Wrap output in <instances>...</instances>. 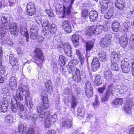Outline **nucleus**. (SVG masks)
Segmentation results:
<instances>
[{
    "mask_svg": "<svg viewBox=\"0 0 134 134\" xmlns=\"http://www.w3.org/2000/svg\"><path fill=\"white\" fill-rule=\"evenodd\" d=\"M0 23L1 25L0 36L1 38L4 36V35L8 29L10 30V31L12 34L17 35L18 29L16 24L14 23H10L8 15L5 14L3 15L2 16Z\"/></svg>",
    "mask_w": 134,
    "mask_h": 134,
    "instance_id": "f257e3e1",
    "label": "nucleus"
},
{
    "mask_svg": "<svg viewBox=\"0 0 134 134\" xmlns=\"http://www.w3.org/2000/svg\"><path fill=\"white\" fill-rule=\"evenodd\" d=\"M41 96L43 101V105H41L37 107V110L38 112L40 113L38 114L39 117L46 118L49 115V111L46 110L48 108L49 106L48 95L45 91H43L42 92Z\"/></svg>",
    "mask_w": 134,
    "mask_h": 134,
    "instance_id": "f03ea898",
    "label": "nucleus"
},
{
    "mask_svg": "<svg viewBox=\"0 0 134 134\" xmlns=\"http://www.w3.org/2000/svg\"><path fill=\"white\" fill-rule=\"evenodd\" d=\"M66 3H69V5L66 11H65V7L64 6L59 4H58L56 6V13L57 14L59 15L60 17H63L64 16L65 13L68 15L71 13V9L74 0H63Z\"/></svg>",
    "mask_w": 134,
    "mask_h": 134,
    "instance_id": "7ed1b4c3",
    "label": "nucleus"
},
{
    "mask_svg": "<svg viewBox=\"0 0 134 134\" xmlns=\"http://www.w3.org/2000/svg\"><path fill=\"white\" fill-rule=\"evenodd\" d=\"M104 28V26L103 24H97L96 26H92L88 27L86 32V35L91 36L93 34L98 35L101 33Z\"/></svg>",
    "mask_w": 134,
    "mask_h": 134,
    "instance_id": "20e7f679",
    "label": "nucleus"
},
{
    "mask_svg": "<svg viewBox=\"0 0 134 134\" xmlns=\"http://www.w3.org/2000/svg\"><path fill=\"white\" fill-rule=\"evenodd\" d=\"M121 57V55L119 52H112L111 60L112 64L111 65V67L113 70L118 71L119 70V66L117 63H115L114 62H118L120 60Z\"/></svg>",
    "mask_w": 134,
    "mask_h": 134,
    "instance_id": "39448f33",
    "label": "nucleus"
},
{
    "mask_svg": "<svg viewBox=\"0 0 134 134\" xmlns=\"http://www.w3.org/2000/svg\"><path fill=\"white\" fill-rule=\"evenodd\" d=\"M9 93H2L1 95V99L0 101V111L4 113L7 110L9 103L8 99L9 97V96L7 95Z\"/></svg>",
    "mask_w": 134,
    "mask_h": 134,
    "instance_id": "423d86ee",
    "label": "nucleus"
},
{
    "mask_svg": "<svg viewBox=\"0 0 134 134\" xmlns=\"http://www.w3.org/2000/svg\"><path fill=\"white\" fill-rule=\"evenodd\" d=\"M27 92L30 93L28 91V87L25 86H22L20 87L17 90L16 93L15 97V99L16 101H22L23 99L24 96H25V95Z\"/></svg>",
    "mask_w": 134,
    "mask_h": 134,
    "instance_id": "0eeeda50",
    "label": "nucleus"
},
{
    "mask_svg": "<svg viewBox=\"0 0 134 134\" xmlns=\"http://www.w3.org/2000/svg\"><path fill=\"white\" fill-rule=\"evenodd\" d=\"M35 59L37 62L36 63L37 66L40 68L44 61V57L41 49L40 48H37L34 51Z\"/></svg>",
    "mask_w": 134,
    "mask_h": 134,
    "instance_id": "6e6552de",
    "label": "nucleus"
},
{
    "mask_svg": "<svg viewBox=\"0 0 134 134\" xmlns=\"http://www.w3.org/2000/svg\"><path fill=\"white\" fill-rule=\"evenodd\" d=\"M70 68L68 69L69 72L71 73L73 71V79L74 81L76 82H79L81 80L80 73V70L77 68Z\"/></svg>",
    "mask_w": 134,
    "mask_h": 134,
    "instance_id": "1a4fd4ad",
    "label": "nucleus"
},
{
    "mask_svg": "<svg viewBox=\"0 0 134 134\" xmlns=\"http://www.w3.org/2000/svg\"><path fill=\"white\" fill-rule=\"evenodd\" d=\"M132 63L131 64L127 58L123 59L121 62V66L122 71L125 73H128L131 69Z\"/></svg>",
    "mask_w": 134,
    "mask_h": 134,
    "instance_id": "9d476101",
    "label": "nucleus"
},
{
    "mask_svg": "<svg viewBox=\"0 0 134 134\" xmlns=\"http://www.w3.org/2000/svg\"><path fill=\"white\" fill-rule=\"evenodd\" d=\"M112 85V91H114V93L115 92L117 93L119 92L120 94H125L127 91L128 88L126 86H124L122 85L121 86L115 85Z\"/></svg>",
    "mask_w": 134,
    "mask_h": 134,
    "instance_id": "9b49d317",
    "label": "nucleus"
},
{
    "mask_svg": "<svg viewBox=\"0 0 134 134\" xmlns=\"http://www.w3.org/2000/svg\"><path fill=\"white\" fill-rule=\"evenodd\" d=\"M111 35L108 34L106 35L101 40L99 43L100 46L102 47L108 46L111 42Z\"/></svg>",
    "mask_w": 134,
    "mask_h": 134,
    "instance_id": "f8f14e48",
    "label": "nucleus"
},
{
    "mask_svg": "<svg viewBox=\"0 0 134 134\" xmlns=\"http://www.w3.org/2000/svg\"><path fill=\"white\" fill-rule=\"evenodd\" d=\"M110 0H100V4L101 5V12L102 14L105 13L108 10Z\"/></svg>",
    "mask_w": 134,
    "mask_h": 134,
    "instance_id": "ddd939ff",
    "label": "nucleus"
},
{
    "mask_svg": "<svg viewBox=\"0 0 134 134\" xmlns=\"http://www.w3.org/2000/svg\"><path fill=\"white\" fill-rule=\"evenodd\" d=\"M18 107L20 110L19 111L20 116L23 119H26L28 118L27 113H25L24 111L25 108L24 105L21 103L18 102Z\"/></svg>",
    "mask_w": 134,
    "mask_h": 134,
    "instance_id": "4468645a",
    "label": "nucleus"
},
{
    "mask_svg": "<svg viewBox=\"0 0 134 134\" xmlns=\"http://www.w3.org/2000/svg\"><path fill=\"white\" fill-rule=\"evenodd\" d=\"M48 116L45 118L46 119L45 122V126L47 128L49 127L50 126V124L52 122H55L57 119V116L55 114L51 115L49 117Z\"/></svg>",
    "mask_w": 134,
    "mask_h": 134,
    "instance_id": "2eb2a0df",
    "label": "nucleus"
},
{
    "mask_svg": "<svg viewBox=\"0 0 134 134\" xmlns=\"http://www.w3.org/2000/svg\"><path fill=\"white\" fill-rule=\"evenodd\" d=\"M93 88L91 83L87 81L85 83V93L88 97H91L93 95Z\"/></svg>",
    "mask_w": 134,
    "mask_h": 134,
    "instance_id": "dca6fc26",
    "label": "nucleus"
},
{
    "mask_svg": "<svg viewBox=\"0 0 134 134\" xmlns=\"http://www.w3.org/2000/svg\"><path fill=\"white\" fill-rule=\"evenodd\" d=\"M112 85H110L108 86V91L105 96L101 98L102 102H104L107 101L109 96L111 94L114 93V91H112Z\"/></svg>",
    "mask_w": 134,
    "mask_h": 134,
    "instance_id": "f3484780",
    "label": "nucleus"
},
{
    "mask_svg": "<svg viewBox=\"0 0 134 134\" xmlns=\"http://www.w3.org/2000/svg\"><path fill=\"white\" fill-rule=\"evenodd\" d=\"M26 8L27 13L30 16H31L33 15L35 12L34 5L31 2H29L27 4Z\"/></svg>",
    "mask_w": 134,
    "mask_h": 134,
    "instance_id": "a211bd4d",
    "label": "nucleus"
},
{
    "mask_svg": "<svg viewBox=\"0 0 134 134\" xmlns=\"http://www.w3.org/2000/svg\"><path fill=\"white\" fill-rule=\"evenodd\" d=\"M63 48L66 54L68 56L71 57L72 55L71 51V48L70 44L68 43H65L64 44Z\"/></svg>",
    "mask_w": 134,
    "mask_h": 134,
    "instance_id": "6ab92c4d",
    "label": "nucleus"
},
{
    "mask_svg": "<svg viewBox=\"0 0 134 134\" xmlns=\"http://www.w3.org/2000/svg\"><path fill=\"white\" fill-rule=\"evenodd\" d=\"M25 100L26 105L29 109H31L33 107V104L30 96V93L28 92H27V93L25 95Z\"/></svg>",
    "mask_w": 134,
    "mask_h": 134,
    "instance_id": "aec40b11",
    "label": "nucleus"
},
{
    "mask_svg": "<svg viewBox=\"0 0 134 134\" xmlns=\"http://www.w3.org/2000/svg\"><path fill=\"white\" fill-rule=\"evenodd\" d=\"M100 64L99 61L97 57H95L92 63V69L93 71H97L99 68Z\"/></svg>",
    "mask_w": 134,
    "mask_h": 134,
    "instance_id": "412c9836",
    "label": "nucleus"
},
{
    "mask_svg": "<svg viewBox=\"0 0 134 134\" xmlns=\"http://www.w3.org/2000/svg\"><path fill=\"white\" fill-rule=\"evenodd\" d=\"M62 25L63 29L67 33H69L71 32L70 24L69 21L67 20L63 21Z\"/></svg>",
    "mask_w": 134,
    "mask_h": 134,
    "instance_id": "4be33fe9",
    "label": "nucleus"
},
{
    "mask_svg": "<svg viewBox=\"0 0 134 134\" xmlns=\"http://www.w3.org/2000/svg\"><path fill=\"white\" fill-rule=\"evenodd\" d=\"M9 59L10 63L12 66L13 68L15 70L18 69L19 68V65L16 59H15L14 57L12 55H10Z\"/></svg>",
    "mask_w": 134,
    "mask_h": 134,
    "instance_id": "5701e85b",
    "label": "nucleus"
},
{
    "mask_svg": "<svg viewBox=\"0 0 134 134\" xmlns=\"http://www.w3.org/2000/svg\"><path fill=\"white\" fill-rule=\"evenodd\" d=\"M42 26L43 32L45 33V34H44V35H47L49 29L50 25L48 21L47 20H45L42 24Z\"/></svg>",
    "mask_w": 134,
    "mask_h": 134,
    "instance_id": "b1692460",
    "label": "nucleus"
},
{
    "mask_svg": "<svg viewBox=\"0 0 134 134\" xmlns=\"http://www.w3.org/2000/svg\"><path fill=\"white\" fill-rule=\"evenodd\" d=\"M127 37L126 35H122L119 40V43L121 46L123 48L126 47L128 44Z\"/></svg>",
    "mask_w": 134,
    "mask_h": 134,
    "instance_id": "393cba45",
    "label": "nucleus"
},
{
    "mask_svg": "<svg viewBox=\"0 0 134 134\" xmlns=\"http://www.w3.org/2000/svg\"><path fill=\"white\" fill-rule=\"evenodd\" d=\"M98 13L94 10H92L89 13L90 20L92 22L96 21L98 19Z\"/></svg>",
    "mask_w": 134,
    "mask_h": 134,
    "instance_id": "a878e982",
    "label": "nucleus"
},
{
    "mask_svg": "<svg viewBox=\"0 0 134 134\" xmlns=\"http://www.w3.org/2000/svg\"><path fill=\"white\" fill-rule=\"evenodd\" d=\"M9 86L11 89L14 90L17 86L16 81L14 77L12 76L9 79Z\"/></svg>",
    "mask_w": 134,
    "mask_h": 134,
    "instance_id": "bb28decb",
    "label": "nucleus"
},
{
    "mask_svg": "<svg viewBox=\"0 0 134 134\" xmlns=\"http://www.w3.org/2000/svg\"><path fill=\"white\" fill-rule=\"evenodd\" d=\"M116 7L119 9L122 10L124 8L125 4L123 0H117L115 3Z\"/></svg>",
    "mask_w": 134,
    "mask_h": 134,
    "instance_id": "cd10ccee",
    "label": "nucleus"
},
{
    "mask_svg": "<svg viewBox=\"0 0 134 134\" xmlns=\"http://www.w3.org/2000/svg\"><path fill=\"white\" fill-rule=\"evenodd\" d=\"M94 40L87 42L86 43V50L87 57H88V53L92 48L94 46Z\"/></svg>",
    "mask_w": 134,
    "mask_h": 134,
    "instance_id": "c85d7f7f",
    "label": "nucleus"
},
{
    "mask_svg": "<svg viewBox=\"0 0 134 134\" xmlns=\"http://www.w3.org/2000/svg\"><path fill=\"white\" fill-rule=\"evenodd\" d=\"M45 85L47 91L49 93H51L53 92V88L51 81L50 80L47 81L45 83Z\"/></svg>",
    "mask_w": 134,
    "mask_h": 134,
    "instance_id": "c756f323",
    "label": "nucleus"
},
{
    "mask_svg": "<svg viewBox=\"0 0 134 134\" xmlns=\"http://www.w3.org/2000/svg\"><path fill=\"white\" fill-rule=\"evenodd\" d=\"M132 104L131 102L125 104L124 107L125 112L127 114H130L131 113Z\"/></svg>",
    "mask_w": 134,
    "mask_h": 134,
    "instance_id": "7c9ffc66",
    "label": "nucleus"
},
{
    "mask_svg": "<svg viewBox=\"0 0 134 134\" xmlns=\"http://www.w3.org/2000/svg\"><path fill=\"white\" fill-rule=\"evenodd\" d=\"M20 33L22 35L26 37V41L27 42L29 41V38L26 28L25 27L21 26V27Z\"/></svg>",
    "mask_w": 134,
    "mask_h": 134,
    "instance_id": "2f4dec72",
    "label": "nucleus"
},
{
    "mask_svg": "<svg viewBox=\"0 0 134 134\" xmlns=\"http://www.w3.org/2000/svg\"><path fill=\"white\" fill-rule=\"evenodd\" d=\"M79 35L78 34L73 35L72 37V40L75 46H77L79 44Z\"/></svg>",
    "mask_w": 134,
    "mask_h": 134,
    "instance_id": "473e14b6",
    "label": "nucleus"
},
{
    "mask_svg": "<svg viewBox=\"0 0 134 134\" xmlns=\"http://www.w3.org/2000/svg\"><path fill=\"white\" fill-rule=\"evenodd\" d=\"M123 103V100L122 98H116L112 102V104L114 106L121 105Z\"/></svg>",
    "mask_w": 134,
    "mask_h": 134,
    "instance_id": "72a5a7b5",
    "label": "nucleus"
},
{
    "mask_svg": "<svg viewBox=\"0 0 134 134\" xmlns=\"http://www.w3.org/2000/svg\"><path fill=\"white\" fill-rule=\"evenodd\" d=\"M120 24L117 21L114 22L113 23L112 26V30L115 31L117 32L119 30Z\"/></svg>",
    "mask_w": 134,
    "mask_h": 134,
    "instance_id": "f704fd0d",
    "label": "nucleus"
},
{
    "mask_svg": "<svg viewBox=\"0 0 134 134\" xmlns=\"http://www.w3.org/2000/svg\"><path fill=\"white\" fill-rule=\"evenodd\" d=\"M5 68L2 65V63H0V73L3 74L5 72ZM4 80V78L0 75V83H3Z\"/></svg>",
    "mask_w": 134,
    "mask_h": 134,
    "instance_id": "c9c22d12",
    "label": "nucleus"
},
{
    "mask_svg": "<svg viewBox=\"0 0 134 134\" xmlns=\"http://www.w3.org/2000/svg\"><path fill=\"white\" fill-rule=\"evenodd\" d=\"M114 12L113 10H109L105 15L104 18L105 19H110L114 15Z\"/></svg>",
    "mask_w": 134,
    "mask_h": 134,
    "instance_id": "e433bc0d",
    "label": "nucleus"
},
{
    "mask_svg": "<svg viewBox=\"0 0 134 134\" xmlns=\"http://www.w3.org/2000/svg\"><path fill=\"white\" fill-rule=\"evenodd\" d=\"M66 62V59L65 57L62 55H60L59 56V62L61 66L64 65Z\"/></svg>",
    "mask_w": 134,
    "mask_h": 134,
    "instance_id": "4c0bfd02",
    "label": "nucleus"
},
{
    "mask_svg": "<svg viewBox=\"0 0 134 134\" xmlns=\"http://www.w3.org/2000/svg\"><path fill=\"white\" fill-rule=\"evenodd\" d=\"M70 96L72 98V100L71 103V107L73 109H75V107L77 104L75 96H73L72 94H71Z\"/></svg>",
    "mask_w": 134,
    "mask_h": 134,
    "instance_id": "58836bf2",
    "label": "nucleus"
},
{
    "mask_svg": "<svg viewBox=\"0 0 134 134\" xmlns=\"http://www.w3.org/2000/svg\"><path fill=\"white\" fill-rule=\"evenodd\" d=\"M101 79L100 76L98 75H97L95 77L94 81L95 84L97 85H100L102 83Z\"/></svg>",
    "mask_w": 134,
    "mask_h": 134,
    "instance_id": "ea45409f",
    "label": "nucleus"
},
{
    "mask_svg": "<svg viewBox=\"0 0 134 134\" xmlns=\"http://www.w3.org/2000/svg\"><path fill=\"white\" fill-rule=\"evenodd\" d=\"M30 34H35V35H37V32L38 31V27L33 25L32 27L31 28L30 30Z\"/></svg>",
    "mask_w": 134,
    "mask_h": 134,
    "instance_id": "a19ab883",
    "label": "nucleus"
},
{
    "mask_svg": "<svg viewBox=\"0 0 134 134\" xmlns=\"http://www.w3.org/2000/svg\"><path fill=\"white\" fill-rule=\"evenodd\" d=\"M51 67L52 70L54 72H57L58 71V67L57 66V63L56 62H53L52 63Z\"/></svg>",
    "mask_w": 134,
    "mask_h": 134,
    "instance_id": "79ce46f5",
    "label": "nucleus"
},
{
    "mask_svg": "<svg viewBox=\"0 0 134 134\" xmlns=\"http://www.w3.org/2000/svg\"><path fill=\"white\" fill-rule=\"evenodd\" d=\"M27 128L25 127L24 125L20 124L19 125L18 131V132L21 134H23L24 132H26Z\"/></svg>",
    "mask_w": 134,
    "mask_h": 134,
    "instance_id": "37998d69",
    "label": "nucleus"
},
{
    "mask_svg": "<svg viewBox=\"0 0 134 134\" xmlns=\"http://www.w3.org/2000/svg\"><path fill=\"white\" fill-rule=\"evenodd\" d=\"M129 46L131 49H134V35H132L130 37Z\"/></svg>",
    "mask_w": 134,
    "mask_h": 134,
    "instance_id": "c03bdc74",
    "label": "nucleus"
},
{
    "mask_svg": "<svg viewBox=\"0 0 134 134\" xmlns=\"http://www.w3.org/2000/svg\"><path fill=\"white\" fill-rule=\"evenodd\" d=\"M50 32L51 34H54L57 28L56 25L54 24H51L50 27H49Z\"/></svg>",
    "mask_w": 134,
    "mask_h": 134,
    "instance_id": "a18cd8bd",
    "label": "nucleus"
},
{
    "mask_svg": "<svg viewBox=\"0 0 134 134\" xmlns=\"http://www.w3.org/2000/svg\"><path fill=\"white\" fill-rule=\"evenodd\" d=\"M134 14V8L130 9V12H128L126 14V18H132L133 17Z\"/></svg>",
    "mask_w": 134,
    "mask_h": 134,
    "instance_id": "49530a36",
    "label": "nucleus"
},
{
    "mask_svg": "<svg viewBox=\"0 0 134 134\" xmlns=\"http://www.w3.org/2000/svg\"><path fill=\"white\" fill-rule=\"evenodd\" d=\"M12 103L11 109L12 111L14 112H15L18 110V102H16V103L13 104Z\"/></svg>",
    "mask_w": 134,
    "mask_h": 134,
    "instance_id": "de8ad7c7",
    "label": "nucleus"
},
{
    "mask_svg": "<svg viewBox=\"0 0 134 134\" xmlns=\"http://www.w3.org/2000/svg\"><path fill=\"white\" fill-rule=\"evenodd\" d=\"M129 25L127 23H125L123 24L122 26V29L125 32L128 31L129 27Z\"/></svg>",
    "mask_w": 134,
    "mask_h": 134,
    "instance_id": "09e8293b",
    "label": "nucleus"
},
{
    "mask_svg": "<svg viewBox=\"0 0 134 134\" xmlns=\"http://www.w3.org/2000/svg\"><path fill=\"white\" fill-rule=\"evenodd\" d=\"M43 17H42L41 16H36L35 17V19L36 23L38 24H39L40 23L42 24V20L43 19Z\"/></svg>",
    "mask_w": 134,
    "mask_h": 134,
    "instance_id": "8fccbe9b",
    "label": "nucleus"
},
{
    "mask_svg": "<svg viewBox=\"0 0 134 134\" xmlns=\"http://www.w3.org/2000/svg\"><path fill=\"white\" fill-rule=\"evenodd\" d=\"M93 104L94 109L97 108L99 105V103L98 100V97L97 95H96L95 100L93 103Z\"/></svg>",
    "mask_w": 134,
    "mask_h": 134,
    "instance_id": "3c124183",
    "label": "nucleus"
},
{
    "mask_svg": "<svg viewBox=\"0 0 134 134\" xmlns=\"http://www.w3.org/2000/svg\"><path fill=\"white\" fill-rule=\"evenodd\" d=\"M106 55L105 53L103 51L101 52L98 54V55L100 58L103 60L106 59Z\"/></svg>",
    "mask_w": 134,
    "mask_h": 134,
    "instance_id": "603ef678",
    "label": "nucleus"
},
{
    "mask_svg": "<svg viewBox=\"0 0 134 134\" xmlns=\"http://www.w3.org/2000/svg\"><path fill=\"white\" fill-rule=\"evenodd\" d=\"M88 11L87 9H85L83 10L81 12V16L82 17L87 18L88 16Z\"/></svg>",
    "mask_w": 134,
    "mask_h": 134,
    "instance_id": "864d4df0",
    "label": "nucleus"
},
{
    "mask_svg": "<svg viewBox=\"0 0 134 134\" xmlns=\"http://www.w3.org/2000/svg\"><path fill=\"white\" fill-rule=\"evenodd\" d=\"M72 125V122L71 121H66L63 123V126L66 127L68 128L71 127Z\"/></svg>",
    "mask_w": 134,
    "mask_h": 134,
    "instance_id": "5fc2aeb1",
    "label": "nucleus"
},
{
    "mask_svg": "<svg viewBox=\"0 0 134 134\" xmlns=\"http://www.w3.org/2000/svg\"><path fill=\"white\" fill-rule=\"evenodd\" d=\"M79 62V60L78 59H74L70 61V62L69 63V66H71V64L76 65L78 64Z\"/></svg>",
    "mask_w": 134,
    "mask_h": 134,
    "instance_id": "6e6d98bb",
    "label": "nucleus"
},
{
    "mask_svg": "<svg viewBox=\"0 0 134 134\" xmlns=\"http://www.w3.org/2000/svg\"><path fill=\"white\" fill-rule=\"evenodd\" d=\"M41 118L40 117H39V116H38L37 117V116H36L35 115V116H34L33 117H32L31 116H30V117H28V118H27V119H28L30 120V119H31V120L33 122H35L36 121V120H37V119H39L40 120H41L40 119V118ZM27 119V118L26 119Z\"/></svg>",
    "mask_w": 134,
    "mask_h": 134,
    "instance_id": "4d7b16f0",
    "label": "nucleus"
},
{
    "mask_svg": "<svg viewBox=\"0 0 134 134\" xmlns=\"http://www.w3.org/2000/svg\"><path fill=\"white\" fill-rule=\"evenodd\" d=\"M6 118L7 121L11 123L13 122V118L12 115H8L7 116Z\"/></svg>",
    "mask_w": 134,
    "mask_h": 134,
    "instance_id": "13d9d810",
    "label": "nucleus"
},
{
    "mask_svg": "<svg viewBox=\"0 0 134 134\" xmlns=\"http://www.w3.org/2000/svg\"><path fill=\"white\" fill-rule=\"evenodd\" d=\"M45 12L49 17H53L54 15L53 13L50 10H46Z\"/></svg>",
    "mask_w": 134,
    "mask_h": 134,
    "instance_id": "bf43d9fd",
    "label": "nucleus"
},
{
    "mask_svg": "<svg viewBox=\"0 0 134 134\" xmlns=\"http://www.w3.org/2000/svg\"><path fill=\"white\" fill-rule=\"evenodd\" d=\"M79 57L80 61L81 62V64H82L83 63L84 61V57L83 56L82 54H81L79 56Z\"/></svg>",
    "mask_w": 134,
    "mask_h": 134,
    "instance_id": "052dcab7",
    "label": "nucleus"
},
{
    "mask_svg": "<svg viewBox=\"0 0 134 134\" xmlns=\"http://www.w3.org/2000/svg\"><path fill=\"white\" fill-rule=\"evenodd\" d=\"M105 88L104 86L100 87L98 89V91L99 93H102L104 91Z\"/></svg>",
    "mask_w": 134,
    "mask_h": 134,
    "instance_id": "680f3d73",
    "label": "nucleus"
},
{
    "mask_svg": "<svg viewBox=\"0 0 134 134\" xmlns=\"http://www.w3.org/2000/svg\"><path fill=\"white\" fill-rule=\"evenodd\" d=\"M38 34L37 35H35V34H30V38L32 39H35L38 37Z\"/></svg>",
    "mask_w": 134,
    "mask_h": 134,
    "instance_id": "e2e57ef3",
    "label": "nucleus"
},
{
    "mask_svg": "<svg viewBox=\"0 0 134 134\" xmlns=\"http://www.w3.org/2000/svg\"><path fill=\"white\" fill-rule=\"evenodd\" d=\"M6 41L7 44L10 46H13L14 44V43L9 40H7Z\"/></svg>",
    "mask_w": 134,
    "mask_h": 134,
    "instance_id": "0e129e2a",
    "label": "nucleus"
},
{
    "mask_svg": "<svg viewBox=\"0 0 134 134\" xmlns=\"http://www.w3.org/2000/svg\"><path fill=\"white\" fill-rule=\"evenodd\" d=\"M104 76H105L111 74V72L109 69L106 70L104 71Z\"/></svg>",
    "mask_w": 134,
    "mask_h": 134,
    "instance_id": "69168bd1",
    "label": "nucleus"
},
{
    "mask_svg": "<svg viewBox=\"0 0 134 134\" xmlns=\"http://www.w3.org/2000/svg\"><path fill=\"white\" fill-rule=\"evenodd\" d=\"M104 77L108 81L110 80L112 78L111 74L105 76Z\"/></svg>",
    "mask_w": 134,
    "mask_h": 134,
    "instance_id": "338daca9",
    "label": "nucleus"
},
{
    "mask_svg": "<svg viewBox=\"0 0 134 134\" xmlns=\"http://www.w3.org/2000/svg\"><path fill=\"white\" fill-rule=\"evenodd\" d=\"M55 133V131L54 130H49L47 132V134H54Z\"/></svg>",
    "mask_w": 134,
    "mask_h": 134,
    "instance_id": "774afa93",
    "label": "nucleus"
}]
</instances>
